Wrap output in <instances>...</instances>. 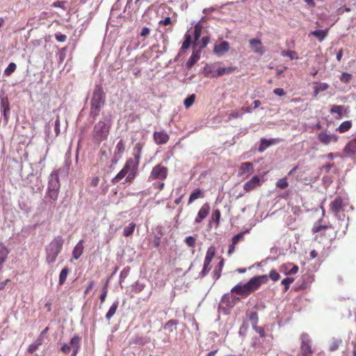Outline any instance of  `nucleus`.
I'll list each match as a JSON object with an SVG mask.
<instances>
[{
  "label": "nucleus",
  "mask_w": 356,
  "mask_h": 356,
  "mask_svg": "<svg viewBox=\"0 0 356 356\" xmlns=\"http://www.w3.org/2000/svg\"><path fill=\"white\" fill-rule=\"evenodd\" d=\"M174 329H176V325L173 321H170L164 325V330L166 331H169L170 332H172Z\"/></svg>",
  "instance_id": "nucleus-49"
},
{
  "label": "nucleus",
  "mask_w": 356,
  "mask_h": 356,
  "mask_svg": "<svg viewBox=\"0 0 356 356\" xmlns=\"http://www.w3.org/2000/svg\"><path fill=\"white\" fill-rule=\"evenodd\" d=\"M202 27L200 25H195L194 30V39L195 42L197 41L201 37Z\"/></svg>",
  "instance_id": "nucleus-51"
},
{
  "label": "nucleus",
  "mask_w": 356,
  "mask_h": 356,
  "mask_svg": "<svg viewBox=\"0 0 356 356\" xmlns=\"http://www.w3.org/2000/svg\"><path fill=\"white\" fill-rule=\"evenodd\" d=\"M353 75L348 72H342L340 76V80L343 83H348L351 80Z\"/></svg>",
  "instance_id": "nucleus-48"
},
{
  "label": "nucleus",
  "mask_w": 356,
  "mask_h": 356,
  "mask_svg": "<svg viewBox=\"0 0 356 356\" xmlns=\"http://www.w3.org/2000/svg\"><path fill=\"white\" fill-rule=\"evenodd\" d=\"M60 189V182L58 172V170H53L51 175H49L46 197L51 202L57 201Z\"/></svg>",
  "instance_id": "nucleus-5"
},
{
  "label": "nucleus",
  "mask_w": 356,
  "mask_h": 356,
  "mask_svg": "<svg viewBox=\"0 0 356 356\" xmlns=\"http://www.w3.org/2000/svg\"><path fill=\"white\" fill-rule=\"evenodd\" d=\"M150 30L148 29V27H143L141 32L140 35L143 37H146V35H148L149 34Z\"/></svg>",
  "instance_id": "nucleus-63"
},
{
  "label": "nucleus",
  "mask_w": 356,
  "mask_h": 356,
  "mask_svg": "<svg viewBox=\"0 0 356 356\" xmlns=\"http://www.w3.org/2000/svg\"><path fill=\"white\" fill-rule=\"evenodd\" d=\"M250 320L252 324L253 327H254L255 330L259 333H263L264 330L261 327H257L256 324L258 321V314L257 312H252V313L250 315Z\"/></svg>",
  "instance_id": "nucleus-29"
},
{
  "label": "nucleus",
  "mask_w": 356,
  "mask_h": 356,
  "mask_svg": "<svg viewBox=\"0 0 356 356\" xmlns=\"http://www.w3.org/2000/svg\"><path fill=\"white\" fill-rule=\"evenodd\" d=\"M143 149V144L136 143L134 147L133 158L127 159L123 168L111 179L113 184H117L120 180L125 177V182H133L138 173V166L141 159V152Z\"/></svg>",
  "instance_id": "nucleus-1"
},
{
  "label": "nucleus",
  "mask_w": 356,
  "mask_h": 356,
  "mask_svg": "<svg viewBox=\"0 0 356 356\" xmlns=\"http://www.w3.org/2000/svg\"><path fill=\"white\" fill-rule=\"evenodd\" d=\"M349 204L348 197L337 196L334 200L330 203V209L335 216H339L341 211H343L345 207Z\"/></svg>",
  "instance_id": "nucleus-7"
},
{
  "label": "nucleus",
  "mask_w": 356,
  "mask_h": 356,
  "mask_svg": "<svg viewBox=\"0 0 356 356\" xmlns=\"http://www.w3.org/2000/svg\"><path fill=\"white\" fill-rule=\"evenodd\" d=\"M273 92L277 96H284L286 94V92H284L283 88H275L274 89Z\"/></svg>",
  "instance_id": "nucleus-60"
},
{
  "label": "nucleus",
  "mask_w": 356,
  "mask_h": 356,
  "mask_svg": "<svg viewBox=\"0 0 356 356\" xmlns=\"http://www.w3.org/2000/svg\"><path fill=\"white\" fill-rule=\"evenodd\" d=\"M171 23H172V19L170 17H167L164 18V19L160 20V22H159V24H163V25H169V24H171Z\"/></svg>",
  "instance_id": "nucleus-61"
},
{
  "label": "nucleus",
  "mask_w": 356,
  "mask_h": 356,
  "mask_svg": "<svg viewBox=\"0 0 356 356\" xmlns=\"http://www.w3.org/2000/svg\"><path fill=\"white\" fill-rule=\"evenodd\" d=\"M9 252L8 247L3 243H0V273L3 268L4 263L7 261Z\"/></svg>",
  "instance_id": "nucleus-19"
},
{
  "label": "nucleus",
  "mask_w": 356,
  "mask_h": 356,
  "mask_svg": "<svg viewBox=\"0 0 356 356\" xmlns=\"http://www.w3.org/2000/svg\"><path fill=\"white\" fill-rule=\"evenodd\" d=\"M184 41L182 42V44L181 46V49H187L191 47V42H192V35L191 33H188V32H186L184 35Z\"/></svg>",
  "instance_id": "nucleus-33"
},
{
  "label": "nucleus",
  "mask_w": 356,
  "mask_h": 356,
  "mask_svg": "<svg viewBox=\"0 0 356 356\" xmlns=\"http://www.w3.org/2000/svg\"><path fill=\"white\" fill-rule=\"evenodd\" d=\"M44 341L43 337L42 335H40L39 337L36 339L35 342H33L32 344L29 345L28 348V351L29 353H34L36 351L37 349H38L39 346L42 345V343Z\"/></svg>",
  "instance_id": "nucleus-28"
},
{
  "label": "nucleus",
  "mask_w": 356,
  "mask_h": 356,
  "mask_svg": "<svg viewBox=\"0 0 356 356\" xmlns=\"http://www.w3.org/2000/svg\"><path fill=\"white\" fill-rule=\"evenodd\" d=\"M168 175V170L167 167H165V165H162V163H158L152 168L150 175H149V179L164 180L165 178H167Z\"/></svg>",
  "instance_id": "nucleus-9"
},
{
  "label": "nucleus",
  "mask_w": 356,
  "mask_h": 356,
  "mask_svg": "<svg viewBox=\"0 0 356 356\" xmlns=\"http://www.w3.org/2000/svg\"><path fill=\"white\" fill-rule=\"evenodd\" d=\"M268 277L271 278L273 281H277L280 279V274L277 270H271L268 275H261L252 277L244 284L235 285L232 287L231 291L235 294L241 295L243 298L248 297L251 293L258 290L264 283H266Z\"/></svg>",
  "instance_id": "nucleus-2"
},
{
  "label": "nucleus",
  "mask_w": 356,
  "mask_h": 356,
  "mask_svg": "<svg viewBox=\"0 0 356 356\" xmlns=\"http://www.w3.org/2000/svg\"><path fill=\"white\" fill-rule=\"evenodd\" d=\"M312 353L311 342L309 339H306L303 337V339H302L300 351L298 352L297 356H312Z\"/></svg>",
  "instance_id": "nucleus-12"
},
{
  "label": "nucleus",
  "mask_w": 356,
  "mask_h": 356,
  "mask_svg": "<svg viewBox=\"0 0 356 356\" xmlns=\"http://www.w3.org/2000/svg\"><path fill=\"white\" fill-rule=\"evenodd\" d=\"M328 29H316V31H314L311 32V34L315 35L318 40V41L322 42L327 35Z\"/></svg>",
  "instance_id": "nucleus-27"
},
{
  "label": "nucleus",
  "mask_w": 356,
  "mask_h": 356,
  "mask_svg": "<svg viewBox=\"0 0 356 356\" xmlns=\"http://www.w3.org/2000/svg\"><path fill=\"white\" fill-rule=\"evenodd\" d=\"M332 227V225H317L316 224L312 227V232L314 233L320 232L322 229H325V228Z\"/></svg>",
  "instance_id": "nucleus-50"
},
{
  "label": "nucleus",
  "mask_w": 356,
  "mask_h": 356,
  "mask_svg": "<svg viewBox=\"0 0 356 356\" xmlns=\"http://www.w3.org/2000/svg\"><path fill=\"white\" fill-rule=\"evenodd\" d=\"M94 286V280H92L90 282L88 283L87 287L86 288L84 291V294L86 295L89 291H90L91 289H92Z\"/></svg>",
  "instance_id": "nucleus-62"
},
{
  "label": "nucleus",
  "mask_w": 356,
  "mask_h": 356,
  "mask_svg": "<svg viewBox=\"0 0 356 356\" xmlns=\"http://www.w3.org/2000/svg\"><path fill=\"white\" fill-rule=\"evenodd\" d=\"M83 244V241H80L76 243L72 252L74 259H78L79 258H80L84 250Z\"/></svg>",
  "instance_id": "nucleus-21"
},
{
  "label": "nucleus",
  "mask_w": 356,
  "mask_h": 356,
  "mask_svg": "<svg viewBox=\"0 0 356 356\" xmlns=\"http://www.w3.org/2000/svg\"><path fill=\"white\" fill-rule=\"evenodd\" d=\"M0 107H1V112L3 113V116L4 118V120L6 121H8V118H10V101H9L8 97H4V98L1 99Z\"/></svg>",
  "instance_id": "nucleus-15"
},
{
  "label": "nucleus",
  "mask_w": 356,
  "mask_h": 356,
  "mask_svg": "<svg viewBox=\"0 0 356 356\" xmlns=\"http://www.w3.org/2000/svg\"><path fill=\"white\" fill-rule=\"evenodd\" d=\"M200 58V51H193L191 57L186 62V66L188 68L192 67Z\"/></svg>",
  "instance_id": "nucleus-24"
},
{
  "label": "nucleus",
  "mask_w": 356,
  "mask_h": 356,
  "mask_svg": "<svg viewBox=\"0 0 356 356\" xmlns=\"http://www.w3.org/2000/svg\"><path fill=\"white\" fill-rule=\"evenodd\" d=\"M211 211V206L209 203L203 204L202 207L198 211V213L195 219V223H200L204 218H206Z\"/></svg>",
  "instance_id": "nucleus-14"
},
{
  "label": "nucleus",
  "mask_w": 356,
  "mask_h": 356,
  "mask_svg": "<svg viewBox=\"0 0 356 356\" xmlns=\"http://www.w3.org/2000/svg\"><path fill=\"white\" fill-rule=\"evenodd\" d=\"M126 144L123 139H120L119 142L116 144L114 154L115 156H121L122 154L125 151Z\"/></svg>",
  "instance_id": "nucleus-30"
},
{
  "label": "nucleus",
  "mask_w": 356,
  "mask_h": 356,
  "mask_svg": "<svg viewBox=\"0 0 356 356\" xmlns=\"http://www.w3.org/2000/svg\"><path fill=\"white\" fill-rule=\"evenodd\" d=\"M55 37L58 42H65L67 38L65 34L60 33V32H57L55 34Z\"/></svg>",
  "instance_id": "nucleus-57"
},
{
  "label": "nucleus",
  "mask_w": 356,
  "mask_h": 356,
  "mask_svg": "<svg viewBox=\"0 0 356 356\" xmlns=\"http://www.w3.org/2000/svg\"><path fill=\"white\" fill-rule=\"evenodd\" d=\"M254 171V165L251 162H243L241 163L238 168V175L243 177H248Z\"/></svg>",
  "instance_id": "nucleus-11"
},
{
  "label": "nucleus",
  "mask_w": 356,
  "mask_h": 356,
  "mask_svg": "<svg viewBox=\"0 0 356 356\" xmlns=\"http://www.w3.org/2000/svg\"><path fill=\"white\" fill-rule=\"evenodd\" d=\"M276 186L281 189H285V188H287L289 186L287 179H286V177H283L282 179L277 180Z\"/></svg>",
  "instance_id": "nucleus-44"
},
{
  "label": "nucleus",
  "mask_w": 356,
  "mask_h": 356,
  "mask_svg": "<svg viewBox=\"0 0 356 356\" xmlns=\"http://www.w3.org/2000/svg\"><path fill=\"white\" fill-rule=\"evenodd\" d=\"M17 68V65L15 63H10V64L8 65V67L6 68L4 71V74L6 76H10L13 74V72H15V70Z\"/></svg>",
  "instance_id": "nucleus-41"
},
{
  "label": "nucleus",
  "mask_w": 356,
  "mask_h": 356,
  "mask_svg": "<svg viewBox=\"0 0 356 356\" xmlns=\"http://www.w3.org/2000/svg\"><path fill=\"white\" fill-rule=\"evenodd\" d=\"M249 44L252 50L256 54H264L266 52L265 48L259 39H250Z\"/></svg>",
  "instance_id": "nucleus-16"
},
{
  "label": "nucleus",
  "mask_w": 356,
  "mask_h": 356,
  "mask_svg": "<svg viewBox=\"0 0 356 356\" xmlns=\"http://www.w3.org/2000/svg\"><path fill=\"white\" fill-rule=\"evenodd\" d=\"M204 197V193L202 191H201L200 188H196L193 192H191L189 199L188 201V204H191V202L195 201L196 199H198V197Z\"/></svg>",
  "instance_id": "nucleus-26"
},
{
  "label": "nucleus",
  "mask_w": 356,
  "mask_h": 356,
  "mask_svg": "<svg viewBox=\"0 0 356 356\" xmlns=\"http://www.w3.org/2000/svg\"><path fill=\"white\" fill-rule=\"evenodd\" d=\"M220 211L219 209H215V210L213 211V213H211V219L216 222V227H218L220 225Z\"/></svg>",
  "instance_id": "nucleus-39"
},
{
  "label": "nucleus",
  "mask_w": 356,
  "mask_h": 356,
  "mask_svg": "<svg viewBox=\"0 0 356 356\" xmlns=\"http://www.w3.org/2000/svg\"><path fill=\"white\" fill-rule=\"evenodd\" d=\"M153 138L156 144L163 145L168 142L170 136L163 130L162 131H154Z\"/></svg>",
  "instance_id": "nucleus-17"
},
{
  "label": "nucleus",
  "mask_w": 356,
  "mask_h": 356,
  "mask_svg": "<svg viewBox=\"0 0 356 356\" xmlns=\"http://www.w3.org/2000/svg\"><path fill=\"white\" fill-rule=\"evenodd\" d=\"M136 226V225L134 224V222H131V224L127 225V227H124L123 235L126 236L127 237V236H130V235L133 234V233L134 232Z\"/></svg>",
  "instance_id": "nucleus-38"
},
{
  "label": "nucleus",
  "mask_w": 356,
  "mask_h": 356,
  "mask_svg": "<svg viewBox=\"0 0 356 356\" xmlns=\"http://www.w3.org/2000/svg\"><path fill=\"white\" fill-rule=\"evenodd\" d=\"M108 284H109V280H107V281L105 282L104 285L102 287V293L100 294V301L102 302H104L105 299H106V297L108 294Z\"/></svg>",
  "instance_id": "nucleus-40"
},
{
  "label": "nucleus",
  "mask_w": 356,
  "mask_h": 356,
  "mask_svg": "<svg viewBox=\"0 0 356 356\" xmlns=\"http://www.w3.org/2000/svg\"><path fill=\"white\" fill-rule=\"evenodd\" d=\"M318 140L323 144L327 145L331 142H337L338 137L335 134H328L327 132L321 131L318 134Z\"/></svg>",
  "instance_id": "nucleus-18"
},
{
  "label": "nucleus",
  "mask_w": 356,
  "mask_h": 356,
  "mask_svg": "<svg viewBox=\"0 0 356 356\" xmlns=\"http://www.w3.org/2000/svg\"><path fill=\"white\" fill-rule=\"evenodd\" d=\"M210 42V37L209 36H204L202 38L201 44H200V49L206 48L207 45Z\"/></svg>",
  "instance_id": "nucleus-56"
},
{
  "label": "nucleus",
  "mask_w": 356,
  "mask_h": 356,
  "mask_svg": "<svg viewBox=\"0 0 356 356\" xmlns=\"http://www.w3.org/2000/svg\"><path fill=\"white\" fill-rule=\"evenodd\" d=\"M341 341H338V339H335V341H332L330 346L329 350L330 351H335L339 348V345L341 344Z\"/></svg>",
  "instance_id": "nucleus-53"
},
{
  "label": "nucleus",
  "mask_w": 356,
  "mask_h": 356,
  "mask_svg": "<svg viewBox=\"0 0 356 356\" xmlns=\"http://www.w3.org/2000/svg\"><path fill=\"white\" fill-rule=\"evenodd\" d=\"M282 55L284 56H288L291 59H297V58H298L297 53H296V51H291V50L283 51L282 52Z\"/></svg>",
  "instance_id": "nucleus-45"
},
{
  "label": "nucleus",
  "mask_w": 356,
  "mask_h": 356,
  "mask_svg": "<svg viewBox=\"0 0 356 356\" xmlns=\"http://www.w3.org/2000/svg\"><path fill=\"white\" fill-rule=\"evenodd\" d=\"M237 69L236 67H218V77L225 74H230Z\"/></svg>",
  "instance_id": "nucleus-34"
},
{
  "label": "nucleus",
  "mask_w": 356,
  "mask_h": 356,
  "mask_svg": "<svg viewBox=\"0 0 356 356\" xmlns=\"http://www.w3.org/2000/svg\"><path fill=\"white\" fill-rule=\"evenodd\" d=\"M229 43L227 41H222L218 45H215L213 51L216 54H222L229 51Z\"/></svg>",
  "instance_id": "nucleus-22"
},
{
  "label": "nucleus",
  "mask_w": 356,
  "mask_h": 356,
  "mask_svg": "<svg viewBox=\"0 0 356 356\" xmlns=\"http://www.w3.org/2000/svg\"><path fill=\"white\" fill-rule=\"evenodd\" d=\"M261 185V179L259 175H254L251 179L248 180L243 184V188L246 192L252 191Z\"/></svg>",
  "instance_id": "nucleus-13"
},
{
  "label": "nucleus",
  "mask_w": 356,
  "mask_h": 356,
  "mask_svg": "<svg viewBox=\"0 0 356 356\" xmlns=\"http://www.w3.org/2000/svg\"><path fill=\"white\" fill-rule=\"evenodd\" d=\"M106 102V95L101 85H96L90 100V115L95 118L99 115L100 111Z\"/></svg>",
  "instance_id": "nucleus-3"
},
{
  "label": "nucleus",
  "mask_w": 356,
  "mask_h": 356,
  "mask_svg": "<svg viewBox=\"0 0 356 356\" xmlns=\"http://www.w3.org/2000/svg\"><path fill=\"white\" fill-rule=\"evenodd\" d=\"M144 287V284H141L140 282H136L134 286V290L135 292H141L143 291Z\"/></svg>",
  "instance_id": "nucleus-55"
},
{
  "label": "nucleus",
  "mask_w": 356,
  "mask_h": 356,
  "mask_svg": "<svg viewBox=\"0 0 356 356\" xmlns=\"http://www.w3.org/2000/svg\"><path fill=\"white\" fill-rule=\"evenodd\" d=\"M221 275V273L218 268V264L216 266L213 271V277L215 279V280H217V279H219Z\"/></svg>",
  "instance_id": "nucleus-58"
},
{
  "label": "nucleus",
  "mask_w": 356,
  "mask_h": 356,
  "mask_svg": "<svg viewBox=\"0 0 356 356\" xmlns=\"http://www.w3.org/2000/svg\"><path fill=\"white\" fill-rule=\"evenodd\" d=\"M118 305H119V302L118 301H115L113 303V305L111 306V307L108 309L106 314V318L109 321V319H111V318H113V316H114V314H115L116 311H117V308L118 307Z\"/></svg>",
  "instance_id": "nucleus-35"
},
{
  "label": "nucleus",
  "mask_w": 356,
  "mask_h": 356,
  "mask_svg": "<svg viewBox=\"0 0 356 356\" xmlns=\"http://www.w3.org/2000/svg\"><path fill=\"white\" fill-rule=\"evenodd\" d=\"M294 281V278L293 277H286V278H284L282 282H281V284L284 285V292H287L289 287H290V284L291 283L293 282Z\"/></svg>",
  "instance_id": "nucleus-42"
},
{
  "label": "nucleus",
  "mask_w": 356,
  "mask_h": 356,
  "mask_svg": "<svg viewBox=\"0 0 356 356\" xmlns=\"http://www.w3.org/2000/svg\"><path fill=\"white\" fill-rule=\"evenodd\" d=\"M329 88V84L327 83H319L317 85L314 90V96L316 97L320 92L325 91Z\"/></svg>",
  "instance_id": "nucleus-37"
},
{
  "label": "nucleus",
  "mask_w": 356,
  "mask_h": 356,
  "mask_svg": "<svg viewBox=\"0 0 356 356\" xmlns=\"http://www.w3.org/2000/svg\"><path fill=\"white\" fill-rule=\"evenodd\" d=\"M346 111L344 106L342 105H334L330 108L331 113H337L339 115V118H341L344 111Z\"/></svg>",
  "instance_id": "nucleus-31"
},
{
  "label": "nucleus",
  "mask_w": 356,
  "mask_h": 356,
  "mask_svg": "<svg viewBox=\"0 0 356 356\" xmlns=\"http://www.w3.org/2000/svg\"><path fill=\"white\" fill-rule=\"evenodd\" d=\"M64 243L63 237L58 235L54 237V240L49 243L46 248V261L48 264L54 263L63 249Z\"/></svg>",
  "instance_id": "nucleus-4"
},
{
  "label": "nucleus",
  "mask_w": 356,
  "mask_h": 356,
  "mask_svg": "<svg viewBox=\"0 0 356 356\" xmlns=\"http://www.w3.org/2000/svg\"><path fill=\"white\" fill-rule=\"evenodd\" d=\"M10 278H7L6 280L3 282H0V290H3L6 287V284L8 282H10Z\"/></svg>",
  "instance_id": "nucleus-64"
},
{
  "label": "nucleus",
  "mask_w": 356,
  "mask_h": 356,
  "mask_svg": "<svg viewBox=\"0 0 356 356\" xmlns=\"http://www.w3.org/2000/svg\"><path fill=\"white\" fill-rule=\"evenodd\" d=\"M54 131L56 136L59 135L60 133V120L59 117H58L54 122Z\"/></svg>",
  "instance_id": "nucleus-52"
},
{
  "label": "nucleus",
  "mask_w": 356,
  "mask_h": 356,
  "mask_svg": "<svg viewBox=\"0 0 356 356\" xmlns=\"http://www.w3.org/2000/svg\"><path fill=\"white\" fill-rule=\"evenodd\" d=\"M353 127V122L351 120H345L341 122L337 129L340 133L347 132L349 129H351Z\"/></svg>",
  "instance_id": "nucleus-25"
},
{
  "label": "nucleus",
  "mask_w": 356,
  "mask_h": 356,
  "mask_svg": "<svg viewBox=\"0 0 356 356\" xmlns=\"http://www.w3.org/2000/svg\"><path fill=\"white\" fill-rule=\"evenodd\" d=\"M216 248L215 246L211 245L209 247L204 259L203 268L199 275L200 277H204V276L209 274L211 270V263L212 261V259H213L214 256H216Z\"/></svg>",
  "instance_id": "nucleus-8"
},
{
  "label": "nucleus",
  "mask_w": 356,
  "mask_h": 356,
  "mask_svg": "<svg viewBox=\"0 0 356 356\" xmlns=\"http://www.w3.org/2000/svg\"><path fill=\"white\" fill-rule=\"evenodd\" d=\"M80 337L78 335H75L72 338L69 344L65 343L62 345L61 351L65 353V354H69L70 350L72 349L73 351L71 356H76L80 347Z\"/></svg>",
  "instance_id": "nucleus-10"
},
{
  "label": "nucleus",
  "mask_w": 356,
  "mask_h": 356,
  "mask_svg": "<svg viewBox=\"0 0 356 356\" xmlns=\"http://www.w3.org/2000/svg\"><path fill=\"white\" fill-rule=\"evenodd\" d=\"M111 130V124H108L104 120H99L93 127L92 136L94 141L101 143L107 140Z\"/></svg>",
  "instance_id": "nucleus-6"
},
{
  "label": "nucleus",
  "mask_w": 356,
  "mask_h": 356,
  "mask_svg": "<svg viewBox=\"0 0 356 356\" xmlns=\"http://www.w3.org/2000/svg\"><path fill=\"white\" fill-rule=\"evenodd\" d=\"M243 113L239 112V111H234V112L229 113V120H231V119L233 118H240V116H242Z\"/></svg>",
  "instance_id": "nucleus-59"
},
{
  "label": "nucleus",
  "mask_w": 356,
  "mask_h": 356,
  "mask_svg": "<svg viewBox=\"0 0 356 356\" xmlns=\"http://www.w3.org/2000/svg\"><path fill=\"white\" fill-rule=\"evenodd\" d=\"M68 275H69V268H68V267L63 268L61 270L60 275H59L58 283H59L60 285H62V284H63V283H65V282L66 281V280L67 278Z\"/></svg>",
  "instance_id": "nucleus-36"
},
{
  "label": "nucleus",
  "mask_w": 356,
  "mask_h": 356,
  "mask_svg": "<svg viewBox=\"0 0 356 356\" xmlns=\"http://www.w3.org/2000/svg\"><path fill=\"white\" fill-rule=\"evenodd\" d=\"M343 152L348 156L356 154V136L347 143L343 148Z\"/></svg>",
  "instance_id": "nucleus-20"
},
{
  "label": "nucleus",
  "mask_w": 356,
  "mask_h": 356,
  "mask_svg": "<svg viewBox=\"0 0 356 356\" xmlns=\"http://www.w3.org/2000/svg\"><path fill=\"white\" fill-rule=\"evenodd\" d=\"M195 101V94H191V95L188 96L184 100L185 107L186 108H190V106H191L192 104H194Z\"/></svg>",
  "instance_id": "nucleus-43"
},
{
  "label": "nucleus",
  "mask_w": 356,
  "mask_h": 356,
  "mask_svg": "<svg viewBox=\"0 0 356 356\" xmlns=\"http://www.w3.org/2000/svg\"><path fill=\"white\" fill-rule=\"evenodd\" d=\"M196 239L194 236H187L185 240V243L188 247L194 248L195 247Z\"/></svg>",
  "instance_id": "nucleus-47"
},
{
  "label": "nucleus",
  "mask_w": 356,
  "mask_h": 356,
  "mask_svg": "<svg viewBox=\"0 0 356 356\" xmlns=\"http://www.w3.org/2000/svg\"><path fill=\"white\" fill-rule=\"evenodd\" d=\"M243 234L244 232H240L239 234H237L232 237V241L234 245L237 244L238 242L240 241V240H242L243 238Z\"/></svg>",
  "instance_id": "nucleus-54"
},
{
  "label": "nucleus",
  "mask_w": 356,
  "mask_h": 356,
  "mask_svg": "<svg viewBox=\"0 0 356 356\" xmlns=\"http://www.w3.org/2000/svg\"><path fill=\"white\" fill-rule=\"evenodd\" d=\"M275 139H261V144L259 147V152H264L266 149V147L271 146V145L274 144Z\"/></svg>",
  "instance_id": "nucleus-32"
},
{
  "label": "nucleus",
  "mask_w": 356,
  "mask_h": 356,
  "mask_svg": "<svg viewBox=\"0 0 356 356\" xmlns=\"http://www.w3.org/2000/svg\"><path fill=\"white\" fill-rule=\"evenodd\" d=\"M203 73L205 77H218V68L217 70H214L213 65H206L204 67H203Z\"/></svg>",
  "instance_id": "nucleus-23"
},
{
  "label": "nucleus",
  "mask_w": 356,
  "mask_h": 356,
  "mask_svg": "<svg viewBox=\"0 0 356 356\" xmlns=\"http://www.w3.org/2000/svg\"><path fill=\"white\" fill-rule=\"evenodd\" d=\"M67 3V1H56L51 3V6L54 8H61L63 9H67L65 4Z\"/></svg>",
  "instance_id": "nucleus-46"
}]
</instances>
